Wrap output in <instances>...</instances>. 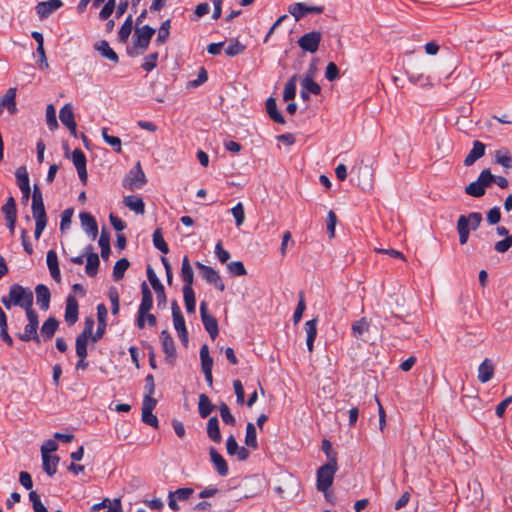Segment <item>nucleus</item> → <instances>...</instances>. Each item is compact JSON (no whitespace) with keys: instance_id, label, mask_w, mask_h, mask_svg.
<instances>
[{"instance_id":"1","label":"nucleus","mask_w":512,"mask_h":512,"mask_svg":"<svg viewBox=\"0 0 512 512\" xmlns=\"http://www.w3.org/2000/svg\"><path fill=\"white\" fill-rule=\"evenodd\" d=\"M1 302L8 310L18 306L24 309L25 312H28L33 310V292L28 287L13 284L9 288L8 295L1 298Z\"/></svg>"},{"instance_id":"2","label":"nucleus","mask_w":512,"mask_h":512,"mask_svg":"<svg viewBox=\"0 0 512 512\" xmlns=\"http://www.w3.org/2000/svg\"><path fill=\"white\" fill-rule=\"evenodd\" d=\"M155 34V29L149 25L136 27L133 35L134 46L128 50V54L132 57L143 54L149 47L150 40Z\"/></svg>"},{"instance_id":"3","label":"nucleus","mask_w":512,"mask_h":512,"mask_svg":"<svg viewBox=\"0 0 512 512\" xmlns=\"http://www.w3.org/2000/svg\"><path fill=\"white\" fill-rule=\"evenodd\" d=\"M482 222V214L471 212L468 215H460L457 220V232L460 244L464 245L469 239V232L476 230Z\"/></svg>"},{"instance_id":"4","label":"nucleus","mask_w":512,"mask_h":512,"mask_svg":"<svg viewBox=\"0 0 512 512\" xmlns=\"http://www.w3.org/2000/svg\"><path fill=\"white\" fill-rule=\"evenodd\" d=\"M351 174L354 175L358 187L363 191H369L373 187L374 170L371 165L364 164L363 160L356 163L352 169Z\"/></svg>"},{"instance_id":"5","label":"nucleus","mask_w":512,"mask_h":512,"mask_svg":"<svg viewBox=\"0 0 512 512\" xmlns=\"http://www.w3.org/2000/svg\"><path fill=\"white\" fill-rule=\"evenodd\" d=\"M337 471V461L335 457H331L329 462L322 465L317 471V489L326 492L332 485L334 475Z\"/></svg>"},{"instance_id":"6","label":"nucleus","mask_w":512,"mask_h":512,"mask_svg":"<svg viewBox=\"0 0 512 512\" xmlns=\"http://www.w3.org/2000/svg\"><path fill=\"white\" fill-rule=\"evenodd\" d=\"M491 179L490 169L482 170L477 180L465 187V193L476 198L482 197L485 194L486 188L491 186Z\"/></svg>"},{"instance_id":"7","label":"nucleus","mask_w":512,"mask_h":512,"mask_svg":"<svg viewBox=\"0 0 512 512\" xmlns=\"http://www.w3.org/2000/svg\"><path fill=\"white\" fill-rule=\"evenodd\" d=\"M141 293H142V299H141V304L138 308L137 321H136L139 329H143L145 327V315H147V312H149L153 306L152 293H151L148 285L146 284V282H143L141 284Z\"/></svg>"},{"instance_id":"8","label":"nucleus","mask_w":512,"mask_h":512,"mask_svg":"<svg viewBox=\"0 0 512 512\" xmlns=\"http://www.w3.org/2000/svg\"><path fill=\"white\" fill-rule=\"evenodd\" d=\"M147 182L146 176L140 162L129 171L127 176L123 179V186L131 191L141 189Z\"/></svg>"},{"instance_id":"9","label":"nucleus","mask_w":512,"mask_h":512,"mask_svg":"<svg viewBox=\"0 0 512 512\" xmlns=\"http://www.w3.org/2000/svg\"><path fill=\"white\" fill-rule=\"evenodd\" d=\"M26 316L28 319V324L24 327V332L18 333L17 336L19 337L20 340L25 342H28L30 340L39 342L40 339L37 333V329L39 326L38 314L33 309L26 312Z\"/></svg>"},{"instance_id":"10","label":"nucleus","mask_w":512,"mask_h":512,"mask_svg":"<svg viewBox=\"0 0 512 512\" xmlns=\"http://www.w3.org/2000/svg\"><path fill=\"white\" fill-rule=\"evenodd\" d=\"M196 268L202 278L210 285H213L219 291L225 290V284L223 283L220 274L212 267L207 266L199 261L195 263Z\"/></svg>"},{"instance_id":"11","label":"nucleus","mask_w":512,"mask_h":512,"mask_svg":"<svg viewBox=\"0 0 512 512\" xmlns=\"http://www.w3.org/2000/svg\"><path fill=\"white\" fill-rule=\"evenodd\" d=\"M32 215L35 220V238H40L43 230L47 225V215L44 207V202L42 203H32L31 205Z\"/></svg>"},{"instance_id":"12","label":"nucleus","mask_w":512,"mask_h":512,"mask_svg":"<svg viewBox=\"0 0 512 512\" xmlns=\"http://www.w3.org/2000/svg\"><path fill=\"white\" fill-rule=\"evenodd\" d=\"M321 38L320 32L312 31L301 36L298 39V45L304 51L315 53L319 48Z\"/></svg>"},{"instance_id":"13","label":"nucleus","mask_w":512,"mask_h":512,"mask_svg":"<svg viewBox=\"0 0 512 512\" xmlns=\"http://www.w3.org/2000/svg\"><path fill=\"white\" fill-rule=\"evenodd\" d=\"M324 11L323 6H308L305 3L297 2L288 7V12L295 18L300 20L307 13L321 14Z\"/></svg>"},{"instance_id":"14","label":"nucleus","mask_w":512,"mask_h":512,"mask_svg":"<svg viewBox=\"0 0 512 512\" xmlns=\"http://www.w3.org/2000/svg\"><path fill=\"white\" fill-rule=\"evenodd\" d=\"M200 314L206 331L212 339H215L219 333L218 322L214 316L207 312V304L204 301L200 304Z\"/></svg>"},{"instance_id":"15","label":"nucleus","mask_w":512,"mask_h":512,"mask_svg":"<svg viewBox=\"0 0 512 512\" xmlns=\"http://www.w3.org/2000/svg\"><path fill=\"white\" fill-rule=\"evenodd\" d=\"M60 121L68 128L71 135L77 136V124L74 118L73 106L70 103L65 104L59 112Z\"/></svg>"},{"instance_id":"16","label":"nucleus","mask_w":512,"mask_h":512,"mask_svg":"<svg viewBox=\"0 0 512 512\" xmlns=\"http://www.w3.org/2000/svg\"><path fill=\"white\" fill-rule=\"evenodd\" d=\"M162 349L165 353V359L168 363L172 364L176 358V348L174 340L167 330H163L160 334Z\"/></svg>"},{"instance_id":"17","label":"nucleus","mask_w":512,"mask_h":512,"mask_svg":"<svg viewBox=\"0 0 512 512\" xmlns=\"http://www.w3.org/2000/svg\"><path fill=\"white\" fill-rule=\"evenodd\" d=\"M4 109H7L11 115H15L17 113L16 88H9L6 93L0 97V116Z\"/></svg>"},{"instance_id":"18","label":"nucleus","mask_w":512,"mask_h":512,"mask_svg":"<svg viewBox=\"0 0 512 512\" xmlns=\"http://www.w3.org/2000/svg\"><path fill=\"white\" fill-rule=\"evenodd\" d=\"M72 161L83 184L87 182L86 156L80 149L72 152Z\"/></svg>"},{"instance_id":"19","label":"nucleus","mask_w":512,"mask_h":512,"mask_svg":"<svg viewBox=\"0 0 512 512\" xmlns=\"http://www.w3.org/2000/svg\"><path fill=\"white\" fill-rule=\"evenodd\" d=\"M62 5L63 2L61 0H47L39 2L36 6V12L41 19H45Z\"/></svg>"},{"instance_id":"20","label":"nucleus","mask_w":512,"mask_h":512,"mask_svg":"<svg viewBox=\"0 0 512 512\" xmlns=\"http://www.w3.org/2000/svg\"><path fill=\"white\" fill-rule=\"evenodd\" d=\"M83 230L95 239L98 234V225L95 218L88 212H81L79 215Z\"/></svg>"},{"instance_id":"21","label":"nucleus","mask_w":512,"mask_h":512,"mask_svg":"<svg viewBox=\"0 0 512 512\" xmlns=\"http://www.w3.org/2000/svg\"><path fill=\"white\" fill-rule=\"evenodd\" d=\"M485 150V144L478 140L474 141L472 149L464 159V165L467 167L473 165L478 159L485 155Z\"/></svg>"},{"instance_id":"22","label":"nucleus","mask_w":512,"mask_h":512,"mask_svg":"<svg viewBox=\"0 0 512 512\" xmlns=\"http://www.w3.org/2000/svg\"><path fill=\"white\" fill-rule=\"evenodd\" d=\"M78 320V302L74 296L69 295L66 299L65 321L73 325Z\"/></svg>"},{"instance_id":"23","label":"nucleus","mask_w":512,"mask_h":512,"mask_svg":"<svg viewBox=\"0 0 512 512\" xmlns=\"http://www.w3.org/2000/svg\"><path fill=\"white\" fill-rule=\"evenodd\" d=\"M36 301L40 309L46 311L49 309L51 294L48 287L44 284H38L35 287Z\"/></svg>"},{"instance_id":"24","label":"nucleus","mask_w":512,"mask_h":512,"mask_svg":"<svg viewBox=\"0 0 512 512\" xmlns=\"http://www.w3.org/2000/svg\"><path fill=\"white\" fill-rule=\"evenodd\" d=\"M97 317H98V327L95 334L92 336V340L94 342L98 341L105 333L106 329V317H107V308L104 304H99L97 306Z\"/></svg>"},{"instance_id":"25","label":"nucleus","mask_w":512,"mask_h":512,"mask_svg":"<svg viewBox=\"0 0 512 512\" xmlns=\"http://www.w3.org/2000/svg\"><path fill=\"white\" fill-rule=\"evenodd\" d=\"M495 367L488 358L484 359L478 367V380L481 383H487L494 376Z\"/></svg>"},{"instance_id":"26","label":"nucleus","mask_w":512,"mask_h":512,"mask_svg":"<svg viewBox=\"0 0 512 512\" xmlns=\"http://www.w3.org/2000/svg\"><path fill=\"white\" fill-rule=\"evenodd\" d=\"M94 48L101 54L102 57L110 60L113 63L119 62L117 53L110 47L106 40H100L96 42Z\"/></svg>"},{"instance_id":"27","label":"nucleus","mask_w":512,"mask_h":512,"mask_svg":"<svg viewBox=\"0 0 512 512\" xmlns=\"http://www.w3.org/2000/svg\"><path fill=\"white\" fill-rule=\"evenodd\" d=\"M46 262L50 271L51 277L56 281L60 282L61 275L58 264V257L54 250H49L46 255Z\"/></svg>"},{"instance_id":"28","label":"nucleus","mask_w":512,"mask_h":512,"mask_svg":"<svg viewBox=\"0 0 512 512\" xmlns=\"http://www.w3.org/2000/svg\"><path fill=\"white\" fill-rule=\"evenodd\" d=\"M180 276L184 282L183 287L192 288L193 281H194V272H193V269L190 264L188 256L183 257Z\"/></svg>"},{"instance_id":"29","label":"nucleus","mask_w":512,"mask_h":512,"mask_svg":"<svg viewBox=\"0 0 512 512\" xmlns=\"http://www.w3.org/2000/svg\"><path fill=\"white\" fill-rule=\"evenodd\" d=\"M209 454L218 474L220 476H226L228 474V465L222 455L213 447L210 448Z\"/></svg>"},{"instance_id":"30","label":"nucleus","mask_w":512,"mask_h":512,"mask_svg":"<svg viewBox=\"0 0 512 512\" xmlns=\"http://www.w3.org/2000/svg\"><path fill=\"white\" fill-rule=\"evenodd\" d=\"M91 249H92V247L88 246L86 248V251L91 250ZM86 256H87L86 257L87 263H86L85 271L88 276L94 277L98 273V267L100 264L99 256H98V254H96L94 252H90V253L86 252Z\"/></svg>"},{"instance_id":"31","label":"nucleus","mask_w":512,"mask_h":512,"mask_svg":"<svg viewBox=\"0 0 512 512\" xmlns=\"http://www.w3.org/2000/svg\"><path fill=\"white\" fill-rule=\"evenodd\" d=\"M306 345L309 352L313 351L314 341L317 336V319L309 320L305 323Z\"/></svg>"},{"instance_id":"32","label":"nucleus","mask_w":512,"mask_h":512,"mask_svg":"<svg viewBox=\"0 0 512 512\" xmlns=\"http://www.w3.org/2000/svg\"><path fill=\"white\" fill-rule=\"evenodd\" d=\"M123 203L126 207H128L130 210L134 211L136 214H144L145 213V204L142 198L128 195L125 196L123 199Z\"/></svg>"},{"instance_id":"33","label":"nucleus","mask_w":512,"mask_h":512,"mask_svg":"<svg viewBox=\"0 0 512 512\" xmlns=\"http://www.w3.org/2000/svg\"><path fill=\"white\" fill-rule=\"evenodd\" d=\"M207 435L215 443L221 442V433L217 417H211L207 422Z\"/></svg>"},{"instance_id":"34","label":"nucleus","mask_w":512,"mask_h":512,"mask_svg":"<svg viewBox=\"0 0 512 512\" xmlns=\"http://www.w3.org/2000/svg\"><path fill=\"white\" fill-rule=\"evenodd\" d=\"M266 110L269 117L278 124H284L285 119L282 114L277 110L276 100L273 97H270L266 101Z\"/></svg>"},{"instance_id":"35","label":"nucleus","mask_w":512,"mask_h":512,"mask_svg":"<svg viewBox=\"0 0 512 512\" xmlns=\"http://www.w3.org/2000/svg\"><path fill=\"white\" fill-rule=\"evenodd\" d=\"M174 328L178 333L179 339L184 345L188 343V332L185 326V320L183 315L173 316Z\"/></svg>"},{"instance_id":"36","label":"nucleus","mask_w":512,"mask_h":512,"mask_svg":"<svg viewBox=\"0 0 512 512\" xmlns=\"http://www.w3.org/2000/svg\"><path fill=\"white\" fill-rule=\"evenodd\" d=\"M495 162L504 168H512V154L507 148L495 152Z\"/></svg>"},{"instance_id":"37","label":"nucleus","mask_w":512,"mask_h":512,"mask_svg":"<svg viewBox=\"0 0 512 512\" xmlns=\"http://www.w3.org/2000/svg\"><path fill=\"white\" fill-rule=\"evenodd\" d=\"M214 406L211 403L209 397L205 394H200L199 403H198V411L201 418H206L213 411Z\"/></svg>"},{"instance_id":"38","label":"nucleus","mask_w":512,"mask_h":512,"mask_svg":"<svg viewBox=\"0 0 512 512\" xmlns=\"http://www.w3.org/2000/svg\"><path fill=\"white\" fill-rule=\"evenodd\" d=\"M58 321L54 317H49L41 327V334L46 339H51L58 328Z\"/></svg>"},{"instance_id":"39","label":"nucleus","mask_w":512,"mask_h":512,"mask_svg":"<svg viewBox=\"0 0 512 512\" xmlns=\"http://www.w3.org/2000/svg\"><path fill=\"white\" fill-rule=\"evenodd\" d=\"M183 298L185 302L186 311L188 313H195L196 299L193 288L183 287Z\"/></svg>"},{"instance_id":"40","label":"nucleus","mask_w":512,"mask_h":512,"mask_svg":"<svg viewBox=\"0 0 512 512\" xmlns=\"http://www.w3.org/2000/svg\"><path fill=\"white\" fill-rule=\"evenodd\" d=\"M42 460H43V469L44 471L49 475V476H52L56 473L57 471V466H58V463H59V457L54 455V456H42Z\"/></svg>"},{"instance_id":"41","label":"nucleus","mask_w":512,"mask_h":512,"mask_svg":"<svg viewBox=\"0 0 512 512\" xmlns=\"http://www.w3.org/2000/svg\"><path fill=\"white\" fill-rule=\"evenodd\" d=\"M369 326V322L365 317L353 322L351 326L353 336L358 339L361 338L364 333L368 332Z\"/></svg>"},{"instance_id":"42","label":"nucleus","mask_w":512,"mask_h":512,"mask_svg":"<svg viewBox=\"0 0 512 512\" xmlns=\"http://www.w3.org/2000/svg\"><path fill=\"white\" fill-rule=\"evenodd\" d=\"M132 28H133V19H132V15H129L124 23L122 24L120 30H119V33H118V40L119 42L121 43H125L131 32H132Z\"/></svg>"},{"instance_id":"43","label":"nucleus","mask_w":512,"mask_h":512,"mask_svg":"<svg viewBox=\"0 0 512 512\" xmlns=\"http://www.w3.org/2000/svg\"><path fill=\"white\" fill-rule=\"evenodd\" d=\"M99 246L101 248V257L104 260H107L110 255L111 250H110L109 233L105 229H102V231H101V235L99 238Z\"/></svg>"},{"instance_id":"44","label":"nucleus","mask_w":512,"mask_h":512,"mask_svg":"<svg viewBox=\"0 0 512 512\" xmlns=\"http://www.w3.org/2000/svg\"><path fill=\"white\" fill-rule=\"evenodd\" d=\"M296 84H297V75H293L285 84L284 92H283V100L284 101L293 100L295 98Z\"/></svg>"},{"instance_id":"45","label":"nucleus","mask_w":512,"mask_h":512,"mask_svg":"<svg viewBox=\"0 0 512 512\" xmlns=\"http://www.w3.org/2000/svg\"><path fill=\"white\" fill-rule=\"evenodd\" d=\"M129 267V261L126 258L119 259L113 268V279L120 281Z\"/></svg>"},{"instance_id":"46","label":"nucleus","mask_w":512,"mask_h":512,"mask_svg":"<svg viewBox=\"0 0 512 512\" xmlns=\"http://www.w3.org/2000/svg\"><path fill=\"white\" fill-rule=\"evenodd\" d=\"M245 444L248 447H251L253 449H257V447H258L256 428H255L254 424L251 422H249L246 425Z\"/></svg>"},{"instance_id":"47","label":"nucleus","mask_w":512,"mask_h":512,"mask_svg":"<svg viewBox=\"0 0 512 512\" xmlns=\"http://www.w3.org/2000/svg\"><path fill=\"white\" fill-rule=\"evenodd\" d=\"M301 87L314 95L321 93V87L313 80L312 75H305L301 81Z\"/></svg>"},{"instance_id":"48","label":"nucleus","mask_w":512,"mask_h":512,"mask_svg":"<svg viewBox=\"0 0 512 512\" xmlns=\"http://www.w3.org/2000/svg\"><path fill=\"white\" fill-rule=\"evenodd\" d=\"M15 177H16V181L19 186V189L30 187L29 175H28V171L25 166H20L16 169Z\"/></svg>"},{"instance_id":"49","label":"nucleus","mask_w":512,"mask_h":512,"mask_svg":"<svg viewBox=\"0 0 512 512\" xmlns=\"http://www.w3.org/2000/svg\"><path fill=\"white\" fill-rule=\"evenodd\" d=\"M153 244L163 254H167L169 252L168 245L163 238V234L160 228L156 229L153 233Z\"/></svg>"},{"instance_id":"50","label":"nucleus","mask_w":512,"mask_h":512,"mask_svg":"<svg viewBox=\"0 0 512 512\" xmlns=\"http://www.w3.org/2000/svg\"><path fill=\"white\" fill-rule=\"evenodd\" d=\"M201 367L203 370H212L213 359L209 355V348L206 344L200 348Z\"/></svg>"},{"instance_id":"51","label":"nucleus","mask_w":512,"mask_h":512,"mask_svg":"<svg viewBox=\"0 0 512 512\" xmlns=\"http://www.w3.org/2000/svg\"><path fill=\"white\" fill-rule=\"evenodd\" d=\"M102 137L104 141L108 145L112 146L116 152H121V139L119 137L109 135L108 128L102 129Z\"/></svg>"},{"instance_id":"52","label":"nucleus","mask_w":512,"mask_h":512,"mask_svg":"<svg viewBox=\"0 0 512 512\" xmlns=\"http://www.w3.org/2000/svg\"><path fill=\"white\" fill-rule=\"evenodd\" d=\"M158 52L150 53L144 57L141 68L146 72L152 71L157 66Z\"/></svg>"},{"instance_id":"53","label":"nucleus","mask_w":512,"mask_h":512,"mask_svg":"<svg viewBox=\"0 0 512 512\" xmlns=\"http://www.w3.org/2000/svg\"><path fill=\"white\" fill-rule=\"evenodd\" d=\"M46 122L50 130H56L58 128V121L56 118V111L52 104H49L46 108Z\"/></svg>"},{"instance_id":"54","label":"nucleus","mask_w":512,"mask_h":512,"mask_svg":"<svg viewBox=\"0 0 512 512\" xmlns=\"http://www.w3.org/2000/svg\"><path fill=\"white\" fill-rule=\"evenodd\" d=\"M2 212L5 218L17 217L16 203L13 197L7 199L6 203L2 206Z\"/></svg>"},{"instance_id":"55","label":"nucleus","mask_w":512,"mask_h":512,"mask_svg":"<svg viewBox=\"0 0 512 512\" xmlns=\"http://www.w3.org/2000/svg\"><path fill=\"white\" fill-rule=\"evenodd\" d=\"M87 341L88 338H85L84 335H78L76 338V354L79 358L87 357Z\"/></svg>"},{"instance_id":"56","label":"nucleus","mask_w":512,"mask_h":512,"mask_svg":"<svg viewBox=\"0 0 512 512\" xmlns=\"http://www.w3.org/2000/svg\"><path fill=\"white\" fill-rule=\"evenodd\" d=\"M220 416L224 423L234 426L236 424V420L234 416L231 414L229 407L225 403H221L219 406Z\"/></svg>"},{"instance_id":"57","label":"nucleus","mask_w":512,"mask_h":512,"mask_svg":"<svg viewBox=\"0 0 512 512\" xmlns=\"http://www.w3.org/2000/svg\"><path fill=\"white\" fill-rule=\"evenodd\" d=\"M194 490L190 487L179 488L175 491H170L171 496L176 498L178 501H186L193 494Z\"/></svg>"},{"instance_id":"58","label":"nucleus","mask_w":512,"mask_h":512,"mask_svg":"<svg viewBox=\"0 0 512 512\" xmlns=\"http://www.w3.org/2000/svg\"><path fill=\"white\" fill-rule=\"evenodd\" d=\"M229 272L235 276H244L247 271L241 261H233L227 264Z\"/></svg>"},{"instance_id":"59","label":"nucleus","mask_w":512,"mask_h":512,"mask_svg":"<svg viewBox=\"0 0 512 512\" xmlns=\"http://www.w3.org/2000/svg\"><path fill=\"white\" fill-rule=\"evenodd\" d=\"M231 212H232L233 217L235 218L236 225L238 227L241 226L245 220V212H244L243 204L239 202L231 209Z\"/></svg>"},{"instance_id":"60","label":"nucleus","mask_w":512,"mask_h":512,"mask_svg":"<svg viewBox=\"0 0 512 512\" xmlns=\"http://www.w3.org/2000/svg\"><path fill=\"white\" fill-rule=\"evenodd\" d=\"M170 23L171 22H170L169 19L165 20L162 23V25H161V27H160V29L158 31V35H157V39H156V41L159 44H163L168 39L169 34H170V31H169L170 30Z\"/></svg>"},{"instance_id":"61","label":"nucleus","mask_w":512,"mask_h":512,"mask_svg":"<svg viewBox=\"0 0 512 512\" xmlns=\"http://www.w3.org/2000/svg\"><path fill=\"white\" fill-rule=\"evenodd\" d=\"M512 247V235L495 243L494 249L498 253H505Z\"/></svg>"},{"instance_id":"62","label":"nucleus","mask_w":512,"mask_h":512,"mask_svg":"<svg viewBox=\"0 0 512 512\" xmlns=\"http://www.w3.org/2000/svg\"><path fill=\"white\" fill-rule=\"evenodd\" d=\"M325 77L329 81H334L339 77V68L334 62H330L326 66Z\"/></svg>"},{"instance_id":"63","label":"nucleus","mask_w":512,"mask_h":512,"mask_svg":"<svg viewBox=\"0 0 512 512\" xmlns=\"http://www.w3.org/2000/svg\"><path fill=\"white\" fill-rule=\"evenodd\" d=\"M57 449L58 444L54 440L48 439L41 446V454L42 456H52L51 453L56 451Z\"/></svg>"},{"instance_id":"64","label":"nucleus","mask_w":512,"mask_h":512,"mask_svg":"<svg viewBox=\"0 0 512 512\" xmlns=\"http://www.w3.org/2000/svg\"><path fill=\"white\" fill-rule=\"evenodd\" d=\"M487 222L490 224V225H495L497 223H499L500 219H501V212H500V208L495 206L493 208H491L488 213H487Z\"/></svg>"}]
</instances>
